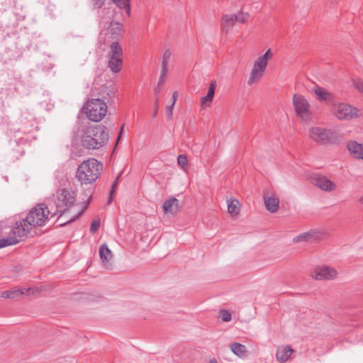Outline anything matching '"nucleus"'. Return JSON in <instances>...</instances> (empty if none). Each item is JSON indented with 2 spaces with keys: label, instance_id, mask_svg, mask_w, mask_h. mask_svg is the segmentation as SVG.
<instances>
[{
  "label": "nucleus",
  "instance_id": "30",
  "mask_svg": "<svg viewBox=\"0 0 363 363\" xmlns=\"http://www.w3.org/2000/svg\"><path fill=\"white\" fill-rule=\"evenodd\" d=\"M113 1L121 9H125L128 16H130V0H115Z\"/></svg>",
  "mask_w": 363,
  "mask_h": 363
},
{
  "label": "nucleus",
  "instance_id": "41",
  "mask_svg": "<svg viewBox=\"0 0 363 363\" xmlns=\"http://www.w3.org/2000/svg\"><path fill=\"white\" fill-rule=\"evenodd\" d=\"M104 4V0H93V5L94 7L99 9Z\"/></svg>",
  "mask_w": 363,
  "mask_h": 363
},
{
  "label": "nucleus",
  "instance_id": "22",
  "mask_svg": "<svg viewBox=\"0 0 363 363\" xmlns=\"http://www.w3.org/2000/svg\"><path fill=\"white\" fill-rule=\"evenodd\" d=\"M123 50L117 41H113L110 46L108 58L122 59Z\"/></svg>",
  "mask_w": 363,
  "mask_h": 363
},
{
  "label": "nucleus",
  "instance_id": "37",
  "mask_svg": "<svg viewBox=\"0 0 363 363\" xmlns=\"http://www.w3.org/2000/svg\"><path fill=\"white\" fill-rule=\"evenodd\" d=\"M174 107V105L173 104H171L166 107V116L169 119H172Z\"/></svg>",
  "mask_w": 363,
  "mask_h": 363
},
{
  "label": "nucleus",
  "instance_id": "26",
  "mask_svg": "<svg viewBox=\"0 0 363 363\" xmlns=\"http://www.w3.org/2000/svg\"><path fill=\"white\" fill-rule=\"evenodd\" d=\"M122 59H111L108 58V67L114 73H118L121 71L122 67Z\"/></svg>",
  "mask_w": 363,
  "mask_h": 363
},
{
  "label": "nucleus",
  "instance_id": "35",
  "mask_svg": "<svg viewBox=\"0 0 363 363\" xmlns=\"http://www.w3.org/2000/svg\"><path fill=\"white\" fill-rule=\"evenodd\" d=\"M100 225H101L100 220L99 219L94 220L91 224L90 232L91 233H96L99 230Z\"/></svg>",
  "mask_w": 363,
  "mask_h": 363
},
{
  "label": "nucleus",
  "instance_id": "12",
  "mask_svg": "<svg viewBox=\"0 0 363 363\" xmlns=\"http://www.w3.org/2000/svg\"><path fill=\"white\" fill-rule=\"evenodd\" d=\"M335 269L330 267H323L314 272L313 277L317 280H330L337 277Z\"/></svg>",
  "mask_w": 363,
  "mask_h": 363
},
{
  "label": "nucleus",
  "instance_id": "45",
  "mask_svg": "<svg viewBox=\"0 0 363 363\" xmlns=\"http://www.w3.org/2000/svg\"><path fill=\"white\" fill-rule=\"evenodd\" d=\"M162 84H160L157 83L156 87L155 88V92L156 96H158L157 94L160 92L162 89Z\"/></svg>",
  "mask_w": 363,
  "mask_h": 363
},
{
  "label": "nucleus",
  "instance_id": "15",
  "mask_svg": "<svg viewBox=\"0 0 363 363\" xmlns=\"http://www.w3.org/2000/svg\"><path fill=\"white\" fill-rule=\"evenodd\" d=\"M99 255L103 265L107 269H111V259L113 258V255L111 253V251L106 244H103L102 245L100 246Z\"/></svg>",
  "mask_w": 363,
  "mask_h": 363
},
{
  "label": "nucleus",
  "instance_id": "4",
  "mask_svg": "<svg viewBox=\"0 0 363 363\" xmlns=\"http://www.w3.org/2000/svg\"><path fill=\"white\" fill-rule=\"evenodd\" d=\"M75 201V195L74 191L67 189L58 190L54 195L49 203L54 205V212L55 216L59 215V218L65 214L74 205Z\"/></svg>",
  "mask_w": 363,
  "mask_h": 363
},
{
  "label": "nucleus",
  "instance_id": "13",
  "mask_svg": "<svg viewBox=\"0 0 363 363\" xmlns=\"http://www.w3.org/2000/svg\"><path fill=\"white\" fill-rule=\"evenodd\" d=\"M323 235L318 231L311 230L298 235L294 238V242H313L322 239Z\"/></svg>",
  "mask_w": 363,
  "mask_h": 363
},
{
  "label": "nucleus",
  "instance_id": "46",
  "mask_svg": "<svg viewBox=\"0 0 363 363\" xmlns=\"http://www.w3.org/2000/svg\"><path fill=\"white\" fill-rule=\"evenodd\" d=\"M208 363H218V362L216 360V359L213 358L210 359Z\"/></svg>",
  "mask_w": 363,
  "mask_h": 363
},
{
  "label": "nucleus",
  "instance_id": "11",
  "mask_svg": "<svg viewBox=\"0 0 363 363\" xmlns=\"http://www.w3.org/2000/svg\"><path fill=\"white\" fill-rule=\"evenodd\" d=\"M312 182L323 191H331L335 189V184L333 182L328 179L325 176L320 174H314L312 177Z\"/></svg>",
  "mask_w": 363,
  "mask_h": 363
},
{
  "label": "nucleus",
  "instance_id": "20",
  "mask_svg": "<svg viewBox=\"0 0 363 363\" xmlns=\"http://www.w3.org/2000/svg\"><path fill=\"white\" fill-rule=\"evenodd\" d=\"M32 288L28 289H18L15 290H9L2 292L1 297L5 298H15L21 295L29 294L30 291H33Z\"/></svg>",
  "mask_w": 363,
  "mask_h": 363
},
{
  "label": "nucleus",
  "instance_id": "31",
  "mask_svg": "<svg viewBox=\"0 0 363 363\" xmlns=\"http://www.w3.org/2000/svg\"><path fill=\"white\" fill-rule=\"evenodd\" d=\"M171 55L169 50H166L163 53L162 60V70H163V72H168V65Z\"/></svg>",
  "mask_w": 363,
  "mask_h": 363
},
{
  "label": "nucleus",
  "instance_id": "14",
  "mask_svg": "<svg viewBox=\"0 0 363 363\" xmlns=\"http://www.w3.org/2000/svg\"><path fill=\"white\" fill-rule=\"evenodd\" d=\"M123 25L116 21H111L107 28L106 33L105 35H111V38L113 41H116L122 38Z\"/></svg>",
  "mask_w": 363,
  "mask_h": 363
},
{
  "label": "nucleus",
  "instance_id": "28",
  "mask_svg": "<svg viewBox=\"0 0 363 363\" xmlns=\"http://www.w3.org/2000/svg\"><path fill=\"white\" fill-rule=\"evenodd\" d=\"M228 213L232 216H237L240 213V203L237 199H233L228 203Z\"/></svg>",
  "mask_w": 363,
  "mask_h": 363
},
{
  "label": "nucleus",
  "instance_id": "50",
  "mask_svg": "<svg viewBox=\"0 0 363 363\" xmlns=\"http://www.w3.org/2000/svg\"><path fill=\"white\" fill-rule=\"evenodd\" d=\"M91 197H89V202H90V201H91ZM89 203H88V204H89Z\"/></svg>",
  "mask_w": 363,
  "mask_h": 363
},
{
  "label": "nucleus",
  "instance_id": "27",
  "mask_svg": "<svg viewBox=\"0 0 363 363\" xmlns=\"http://www.w3.org/2000/svg\"><path fill=\"white\" fill-rule=\"evenodd\" d=\"M178 200L175 198H171L169 199L166 200L163 203V208L165 213H174L175 211H174V206L177 207Z\"/></svg>",
  "mask_w": 363,
  "mask_h": 363
},
{
  "label": "nucleus",
  "instance_id": "43",
  "mask_svg": "<svg viewBox=\"0 0 363 363\" xmlns=\"http://www.w3.org/2000/svg\"><path fill=\"white\" fill-rule=\"evenodd\" d=\"M178 96H179L178 91H174L172 94V102L171 104L175 105V103L178 99Z\"/></svg>",
  "mask_w": 363,
  "mask_h": 363
},
{
  "label": "nucleus",
  "instance_id": "1",
  "mask_svg": "<svg viewBox=\"0 0 363 363\" xmlns=\"http://www.w3.org/2000/svg\"><path fill=\"white\" fill-rule=\"evenodd\" d=\"M108 138L109 135L104 125H92L84 130L80 143L86 150H99L107 143Z\"/></svg>",
  "mask_w": 363,
  "mask_h": 363
},
{
  "label": "nucleus",
  "instance_id": "34",
  "mask_svg": "<svg viewBox=\"0 0 363 363\" xmlns=\"http://www.w3.org/2000/svg\"><path fill=\"white\" fill-rule=\"evenodd\" d=\"M177 163L180 167L184 168L188 163L187 157L185 155H179L177 157Z\"/></svg>",
  "mask_w": 363,
  "mask_h": 363
},
{
  "label": "nucleus",
  "instance_id": "21",
  "mask_svg": "<svg viewBox=\"0 0 363 363\" xmlns=\"http://www.w3.org/2000/svg\"><path fill=\"white\" fill-rule=\"evenodd\" d=\"M233 14H225L221 21V30L223 33H228L235 23Z\"/></svg>",
  "mask_w": 363,
  "mask_h": 363
},
{
  "label": "nucleus",
  "instance_id": "19",
  "mask_svg": "<svg viewBox=\"0 0 363 363\" xmlns=\"http://www.w3.org/2000/svg\"><path fill=\"white\" fill-rule=\"evenodd\" d=\"M347 148L354 157L363 160V144L350 141L347 144Z\"/></svg>",
  "mask_w": 363,
  "mask_h": 363
},
{
  "label": "nucleus",
  "instance_id": "42",
  "mask_svg": "<svg viewBox=\"0 0 363 363\" xmlns=\"http://www.w3.org/2000/svg\"><path fill=\"white\" fill-rule=\"evenodd\" d=\"M168 72H163V70L161 69V73L159 79L158 84H162L167 77Z\"/></svg>",
  "mask_w": 363,
  "mask_h": 363
},
{
  "label": "nucleus",
  "instance_id": "40",
  "mask_svg": "<svg viewBox=\"0 0 363 363\" xmlns=\"http://www.w3.org/2000/svg\"><path fill=\"white\" fill-rule=\"evenodd\" d=\"M119 179V177H118L116 179V181L113 182V185H112V187H111V195H110V197H109V201H108V203H110L111 202V196L112 194H113V192L115 191L116 187H117V184H118V181Z\"/></svg>",
  "mask_w": 363,
  "mask_h": 363
},
{
  "label": "nucleus",
  "instance_id": "8",
  "mask_svg": "<svg viewBox=\"0 0 363 363\" xmlns=\"http://www.w3.org/2000/svg\"><path fill=\"white\" fill-rule=\"evenodd\" d=\"M293 105L297 117L303 121L310 120L311 112L308 100L300 94L293 96Z\"/></svg>",
  "mask_w": 363,
  "mask_h": 363
},
{
  "label": "nucleus",
  "instance_id": "24",
  "mask_svg": "<svg viewBox=\"0 0 363 363\" xmlns=\"http://www.w3.org/2000/svg\"><path fill=\"white\" fill-rule=\"evenodd\" d=\"M216 87V81H211V82L209 84V88L207 94L202 97L201 99V106L207 104L208 105L211 104L213 101L214 94H215V90Z\"/></svg>",
  "mask_w": 363,
  "mask_h": 363
},
{
  "label": "nucleus",
  "instance_id": "48",
  "mask_svg": "<svg viewBox=\"0 0 363 363\" xmlns=\"http://www.w3.org/2000/svg\"><path fill=\"white\" fill-rule=\"evenodd\" d=\"M123 127L121 128V131H120V134L117 138V140H120V138H121V135L122 134V132H123Z\"/></svg>",
  "mask_w": 363,
  "mask_h": 363
},
{
  "label": "nucleus",
  "instance_id": "6",
  "mask_svg": "<svg viewBox=\"0 0 363 363\" xmlns=\"http://www.w3.org/2000/svg\"><path fill=\"white\" fill-rule=\"evenodd\" d=\"M107 105L106 102H101L100 99H91L86 101L84 106L87 116L94 122L101 121L107 113Z\"/></svg>",
  "mask_w": 363,
  "mask_h": 363
},
{
  "label": "nucleus",
  "instance_id": "36",
  "mask_svg": "<svg viewBox=\"0 0 363 363\" xmlns=\"http://www.w3.org/2000/svg\"><path fill=\"white\" fill-rule=\"evenodd\" d=\"M86 208V206L84 207L82 210H81L75 216L72 217V218L69 219L67 222L61 223L60 225H65L67 223H69L72 222H74L77 218H79L84 212V210Z\"/></svg>",
  "mask_w": 363,
  "mask_h": 363
},
{
  "label": "nucleus",
  "instance_id": "23",
  "mask_svg": "<svg viewBox=\"0 0 363 363\" xmlns=\"http://www.w3.org/2000/svg\"><path fill=\"white\" fill-rule=\"evenodd\" d=\"M294 350L289 346L279 347L277 351V359L283 362H286L291 355Z\"/></svg>",
  "mask_w": 363,
  "mask_h": 363
},
{
  "label": "nucleus",
  "instance_id": "18",
  "mask_svg": "<svg viewBox=\"0 0 363 363\" xmlns=\"http://www.w3.org/2000/svg\"><path fill=\"white\" fill-rule=\"evenodd\" d=\"M264 205L267 211L276 213L279 208V199L275 196H264Z\"/></svg>",
  "mask_w": 363,
  "mask_h": 363
},
{
  "label": "nucleus",
  "instance_id": "33",
  "mask_svg": "<svg viewBox=\"0 0 363 363\" xmlns=\"http://www.w3.org/2000/svg\"><path fill=\"white\" fill-rule=\"evenodd\" d=\"M218 317L225 322H228L231 320L232 315L231 313L227 310H221L219 313Z\"/></svg>",
  "mask_w": 363,
  "mask_h": 363
},
{
  "label": "nucleus",
  "instance_id": "49",
  "mask_svg": "<svg viewBox=\"0 0 363 363\" xmlns=\"http://www.w3.org/2000/svg\"><path fill=\"white\" fill-rule=\"evenodd\" d=\"M102 33L100 34V36H99V39H100V41L101 42L102 41Z\"/></svg>",
  "mask_w": 363,
  "mask_h": 363
},
{
  "label": "nucleus",
  "instance_id": "17",
  "mask_svg": "<svg viewBox=\"0 0 363 363\" xmlns=\"http://www.w3.org/2000/svg\"><path fill=\"white\" fill-rule=\"evenodd\" d=\"M98 95L99 97L97 99H100L101 102H106L107 104L108 103H110L115 97L116 89L112 86H104L101 87V90L98 93Z\"/></svg>",
  "mask_w": 363,
  "mask_h": 363
},
{
  "label": "nucleus",
  "instance_id": "29",
  "mask_svg": "<svg viewBox=\"0 0 363 363\" xmlns=\"http://www.w3.org/2000/svg\"><path fill=\"white\" fill-rule=\"evenodd\" d=\"M20 242L14 236H8L6 238L0 239V248L18 244Z\"/></svg>",
  "mask_w": 363,
  "mask_h": 363
},
{
  "label": "nucleus",
  "instance_id": "32",
  "mask_svg": "<svg viewBox=\"0 0 363 363\" xmlns=\"http://www.w3.org/2000/svg\"><path fill=\"white\" fill-rule=\"evenodd\" d=\"M233 15L235 21H238L239 23L246 22L250 16L248 13H243L242 11Z\"/></svg>",
  "mask_w": 363,
  "mask_h": 363
},
{
  "label": "nucleus",
  "instance_id": "25",
  "mask_svg": "<svg viewBox=\"0 0 363 363\" xmlns=\"http://www.w3.org/2000/svg\"><path fill=\"white\" fill-rule=\"evenodd\" d=\"M232 352L240 357H243L246 355V347L240 343L234 342L230 345Z\"/></svg>",
  "mask_w": 363,
  "mask_h": 363
},
{
  "label": "nucleus",
  "instance_id": "44",
  "mask_svg": "<svg viewBox=\"0 0 363 363\" xmlns=\"http://www.w3.org/2000/svg\"><path fill=\"white\" fill-rule=\"evenodd\" d=\"M272 56L270 50H268L262 57H264L265 62L268 63V60Z\"/></svg>",
  "mask_w": 363,
  "mask_h": 363
},
{
  "label": "nucleus",
  "instance_id": "10",
  "mask_svg": "<svg viewBox=\"0 0 363 363\" xmlns=\"http://www.w3.org/2000/svg\"><path fill=\"white\" fill-rule=\"evenodd\" d=\"M264 57H259L255 62L252 69L247 81L249 85H252L260 80L267 66Z\"/></svg>",
  "mask_w": 363,
  "mask_h": 363
},
{
  "label": "nucleus",
  "instance_id": "9",
  "mask_svg": "<svg viewBox=\"0 0 363 363\" xmlns=\"http://www.w3.org/2000/svg\"><path fill=\"white\" fill-rule=\"evenodd\" d=\"M333 111L335 116L340 120H350L358 116V110L351 105L340 103L335 105Z\"/></svg>",
  "mask_w": 363,
  "mask_h": 363
},
{
  "label": "nucleus",
  "instance_id": "3",
  "mask_svg": "<svg viewBox=\"0 0 363 363\" xmlns=\"http://www.w3.org/2000/svg\"><path fill=\"white\" fill-rule=\"evenodd\" d=\"M55 216L52 203H38L33 207L26 216L33 227H42L46 225L50 218Z\"/></svg>",
  "mask_w": 363,
  "mask_h": 363
},
{
  "label": "nucleus",
  "instance_id": "5",
  "mask_svg": "<svg viewBox=\"0 0 363 363\" xmlns=\"http://www.w3.org/2000/svg\"><path fill=\"white\" fill-rule=\"evenodd\" d=\"M33 228V225L26 217L20 220H17L14 223L12 227L8 226L7 220L0 221V228L1 233H6L7 230H9L10 235L14 236L18 239L24 238L28 236L30 233Z\"/></svg>",
  "mask_w": 363,
  "mask_h": 363
},
{
  "label": "nucleus",
  "instance_id": "38",
  "mask_svg": "<svg viewBox=\"0 0 363 363\" xmlns=\"http://www.w3.org/2000/svg\"><path fill=\"white\" fill-rule=\"evenodd\" d=\"M158 108H159V96H156L155 100V108H154V111L152 113V116L154 118H155L157 116Z\"/></svg>",
  "mask_w": 363,
  "mask_h": 363
},
{
  "label": "nucleus",
  "instance_id": "16",
  "mask_svg": "<svg viewBox=\"0 0 363 363\" xmlns=\"http://www.w3.org/2000/svg\"><path fill=\"white\" fill-rule=\"evenodd\" d=\"M313 92L315 94L319 101L333 102L335 99L334 94L326 91L320 86L316 85L313 89Z\"/></svg>",
  "mask_w": 363,
  "mask_h": 363
},
{
  "label": "nucleus",
  "instance_id": "47",
  "mask_svg": "<svg viewBox=\"0 0 363 363\" xmlns=\"http://www.w3.org/2000/svg\"><path fill=\"white\" fill-rule=\"evenodd\" d=\"M358 201L359 203L363 205V196L359 199Z\"/></svg>",
  "mask_w": 363,
  "mask_h": 363
},
{
  "label": "nucleus",
  "instance_id": "39",
  "mask_svg": "<svg viewBox=\"0 0 363 363\" xmlns=\"http://www.w3.org/2000/svg\"><path fill=\"white\" fill-rule=\"evenodd\" d=\"M355 88L363 95V82L361 81H355L354 82Z\"/></svg>",
  "mask_w": 363,
  "mask_h": 363
},
{
  "label": "nucleus",
  "instance_id": "2",
  "mask_svg": "<svg viewBox=\"0 0 363 363\" xmlns=\"http://www.w3.org/2000/svg\"><path fill=\"white\" fill-rule=\"evenodd\" d=\"M102 169V163L94 158H89L78 166L76 178L82 184H90L96 181Z\"/></svg>",
  "mask_w": 363,
  "mask_h": 363
},
{
  "label": "nucleus",
  "instance_id": "7",
  "mask_svg": "<svg viewBox=\"0 0 363 363\" xmlns=\"http://www.w3.org/2000/svg\"><path fill=\"white\" fill-rule=\"evenodd\" d=\"M309 136L313 141L323 145L333 144L337 140L335 132L319 126L311 128Z\"/></svg>",
  "mask_w": 363,
  "mask_h": 363
}]
</instances>
